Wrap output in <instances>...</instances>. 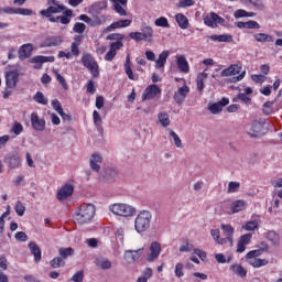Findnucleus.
Here are the masks:
<instances>
[{"label":"nucleus","mask_w":282,"mask_h":282,"mask_svg":"<svg viewBox=\"0 0 282 282\" xmlns=\"http://www.w3.org/2000/svg\"><path fill=\"white\" fill-rule=\"evenodd\" d=\"M19 83V73L17 70H9L6 73V86L8 89H15Z\"/></svg>","instance_id":"9"},{"label":"nucleus","mask_w":282,"mask_h":282,"mask_svg":"<svg viewBox=\"0 0 282 282\" xmlns=\"http://www.w3.org/2000/svg\"><path fill=\"white\" fill-rule=\"evenodd\" d=\"M115 12L119 14V17H127V3L129 0H110Z\"/></svg>","instance_id":"12"},{"label":"nucleus","mask_w":282,"mask_h":282,"mask_svg":"<svg viewBox=\"0 0 282 282\" xmlns=\"http://www.w3.org/2000/svg\"><path fill=\"white\" fill-rule=\"evenodd\" d=\"M265 239L272 243V246H281V236L274 230H270L265 234Z\"/></svg>","instance_id":"29"},{"label":"nucleus","mask_w":282,"mask_h":282,"mask_svg":"<svg viewBox=\"0 0 282 282\" xmlns=\"http://www.w3.org/2000/svg\"><path fill=\"white\" fill-rule=\"evenodd\" d=\"M65 265V260L61 257H56L53 260H51V267L54 269L56 268H63Z\"/></svg>","instance_id":"52"},{"label":"nucleus","mask_w":282,"mask_h":282,"mask_svg":"<svg viewBox=\"0 0 282 282\" xmlns=\"http://www.w3.org/2000/svg\"><path fill=\"white\" fill-rule=\"evenodd\" d=\"M55 77L59 85H62L63 89H69V86H67V82L63 75H61L58 72H55Z\"/></svg>","instance_id":"58"},{"label":"nucleus","mask_w":282,"mask_h":282,"mask_svg":"<svg viewBox=\"0 0 282 282\" xmlns=\"http://www.w3.org/2000/svg\"><path fill=\"white\" fill-rule=\"evenodd\" d=\"M162 89L155 84L148 86L141 97L142 102L153 100L156 96H161Z\"/></svg>","instance_id":"6"},{"label":"nucleus","mask_w":282,"mask_h":282,"mask_svg":"<svg viewBox=\"0 0 282 282\" xmlns=\"http://www.w3.org/2000/svg\"><path fill=\"white\" fill-rule=\"evenodd\" d=\"M109 210L118 217H133L137 213L135 207L124 203L112 204L109 206Z\"/></svg>","instance_id":"4"},{"label":"nucleus","mask_w":282,"mask_h":282,"mask_svg":"<svg viewBox=\"0 0 282 282\" xmlns=\"http://www.w3.org/2000/svg\"><path fill=\"white\" fill-rule=\"evenodd\" d=\"M253 37L256 39L257 43H274V37L270 34L256 33Z\"/></svg>","instance_id":"33"},{"label":"nucleus","mask_w":282,"mask_h":282,"mask_svg":"<svg viewBox=\"0 0 282 282\" xmlns=\"http://www.w3.org/2000/svg\"><path fill=\"white\" fill-rule=\"evenodd\" d=\"M32 52H34V46L32 44H23L18 52L20 61L30 58V56H32Z\"/></svg>","instance_id":"20"},{"label":"nucleus","mask_w":282,"mask_h":282,"mask_svg":"<svg viewBox=\"0 0 282 282\" xmlns=\"http://www.w3.org/2000/svg\"><path fill=\"white\" fill-rule=\"evenodd\" d=\"M93 120L98 131H102V118L100 117V113L97 110H94L93 112Z\"/></svg>","instance_id":"44"},{"label":"nucleus","mask_w":282,"mask_h":282,"mask_svg":"<svg viewBox=\"0 0 282 282\" xmlns=\"http://www.w3.org/2000/svg\"><path fill=\"white\" fill-rule=\"evenodd\" d=\"M258 228L259 221L257 220L248 221L242 226V230H247L248 232H254V230H257Z\"/></svg>","instance_id":"41"},{"label":"nucleus","mask_w":282,"mask_h":282,"mask_svg":"<svg viewBox=\"0 0 282 282\" xmlns=\"http://www.w3.org/2000/svg\"><path fill=\"white\" fill-rule=\"evenodd\" d=\"M0 14H17V8L12 7H0Z\"/></svg>","instance_id":"62"},{"label":"nucleus","mask_w":282,"mask_h":282,"mask_svg":"<svg viewBox=\"0 0 282 282\" xmlns=\"http://www.w3.org/2000/svg\"><path fill=\"white\" fill-rule=\"evenodd\" d=\"M83 43V37L80 35H77L74 37V42L70 45V54L75 56V58H78L80 56V44Z\"/></svg>","instance_id":"23"},{"label":"nucleus","mask_w":282,"mask_h":282,"mask_svg":"<svg viewBox=\"0 0 282 282\" xmlns=\"http://www.w3.org/2000/svg\"><path fill=\"white\" fill-rule=\"evenodd\" d=\"M96 265H98V268H101V270H109V269H111V261H109L105 258L97 259Z\"/></svg>","instance_id":"47"},{"label":"nucleus","mask_w":282,"mask_h":282,"mask_svg":"<svg viewBox=\"0 0 282 282\" xmlns=\"http://www.w3.org/2000/svg\"><path fill=\"white\" fill-rule=\"evenodd\" d=\"M191 93V88L184 84L182 87L178 88V90L174 94V100L177 105H183L186 100V97Z\"/></svg>","instance_id":"10"},{"label":"nucleus","mask_w":282,"mask_h":282,"mask_svg":"<svg viewBox=\"0 0 282 282\" xmlns=\"http://www.w3.org/2000/svg\"><path fill=\"white\" fill-rule=\"evenodd\" d=\"M220 228L225 235L224 239H226V243H229V246H232L234 243L232 237L235 236V228L232 227V225L221 224Z\"/></svg>","instance_id":"16"},{"label":"nucleus","mask_w":282,"mask_h":282,"mask_svg":"<svg viewBox=\"0 0 282 282\" xmlns=\"http://www.w3.org/2000/svg\"><path fill=\"white\" fill-rule=\"evenodd\" d=\"M176 67L182 74H188L191 72V65L185 55H176Z\"/></svg>","instance_id":"11"},{"label":"nucleus","mask_w":282,"mask_h":282,"mask_svg":"<svg viewBox=\"0 0 282 282\" xmlns=\"http://www.w3.org/2000/svg\"><path fill=\"white\" fill-rule=\"evenodd\" d=\"M11 132L14 133V135H21V133H23V124L15 122L11 129Z\"/></svg>","instance_id":"60"},{"label":"nucleus","mask_w":282,"mask_h":282,"mask_svg":"<svg viewBox=\"0 0 282 282\" xmlns=\"http://www.w3.org/2000/svg\"><path fill=\"white\" fill-rule=\"evenodd\" d=\"M73 30L76 32V34H84L85 30H87V25H85V23L82 22H76L74 24Z\"/></svg>","instance_id":"54"},{"label":"nucleus","mask_w":282,"mask_h":282,"mask_svg":"<svg viewBox=\"0 0 282 282\" xmlns=\"http://www.w3.org/2000/svg\"><path fill=\"white\" fill-rule=\"evenodd\" d=\"M132 21L130 19L119 20L117 22H112L109 26L106 28V32H113V30H120L122 28H129Z\"/></svg>","instance_id":"19"},{"label":"nucleus","mask_w":282,"mask_h":282,"mask_svg":"<svg viewBox=\"0 0 282 282\" xmlns=\"http://www.w3.org/2000/svg\"><path fill=\"white\" fill-rule=\"evenodd\" d=\"M226 20L224 18L219 17V14L212 12L209 15L204 18V23L208 28H217V25H221L225 23Z\"/></svg>","instance_id":"8"},{"label":"nucleus","mask_w":282,"mask_h":282,"mask_svg":"<svg viewBox=\"0 0 282 282\" xmlns=\"http://www.w3.org/2000/svg\"><path fill=\"white\" fill-rule=\"evenodd\" d=\"M129 36L130 39H132V41H135L137 43H140V41H144L142 32H130Z\"/></svg>","instance_id":"59"},{"label":"nucleus","mask_w":282,"mask_h":282,"mask_svg":"<svg viewBox=\"0 0 282 282\" xmlns=\"http://www.w3.org/2000/svg\"><path fill=\"white\" fill-rule=\"evenodd\" d=\"M15 213L17 215H19V217H23V215H25V205H23L22 202L18 200L15 203Z\"/></svg>","instance_id":"53"},{"label":"nucleus","mask_w":282,"mask_h":282,"mask_svg":"<svg viewBox=\"0 0 282 282\" xmlns=\"http://www.w3.org/2000/svg\"><path fill=\"white\" fill-rule=\"evenodd\" d=\"M144 254V246H140L138 249H129L124 251L123 259L129 265L140 261V257Z\"/></svg>","instance_id":"5"},{"label":"nucleus","mask_w":282,"mask_h":282,"mask_svg":"<svg viewBox=\"0 0 282 282\" xmlns=\"http://www.w3.org/2000/svg\"><path fill=\"white\" fill-rule=\"evenodd\" d=\"M54 56H43L37 55L30 59V63H36L37 65H43V63H54Z\"/></svg>","instance_id":"32"},{"label":"nucleus","mask_w":282,"mask_h":282,"mask_svg":"<svg viewBox=\"0 0 282 282\" xmlns=\"http://www.w3.org/2000/svg\"><path fill=\"white\" fill-rule=\"evenodd\" d=\"M4 162L10 169H18V166H21V156L18 152H12L6 156Z\"/></svg>","instance_id":"15"},{"label":"nucleus","mask_w":282,"mask_h":282,"mask_svg":"<svg viewBox=\"0 0 282 282\" xmlns=\"http://www.w3.org/2000/svg\"><path fill=\"white\" fill-rule=\"evenodd\" d=\"M206 78H208V73L203 72L198 74L197 82H196L198 91H204V80H206Z\"/></svg>","instance_id":"40"},{"label":"nucleus","mask_w":282,"mask_h":282,"mask_svg":"<svg viewBox=\"0 0 282 282\" xmlns=\"http://www.w3.org/2000/svg\"><path fill=\"white\" fill-rule=\"evenodd\" d=\"M109 47L110 50L106 53L105 61H108L109 63H111V61L116 58L118 51L124 47V43H122V41L111 42Z\"/></svg>","instance_id":"7"},{"label":"nucleus","mask_w":282,"mask_h":282,"mask_svg":"<svg viewBox=\"0 0 282 282\" xmlns=\"http://www.w3.org/2000/svg\"><path fill=\"white\" fill-rule=\"evenodd\" d=\"M156 28H171L169 19L166 17H160L154 21Z\"/></svg>","instance_id":"46"},{"label":"nucleus","mask_w":282,"mask_h":282,"mask_svg":"<svg viewBox=\"0 0 282 282\" xmlns=\"http://www.w3.org/2000/svg\"><path fill=\"white\" fill-rule=\"evenodd\" d=\"M268 250H270L268 243L262 242L260 249H256L247 253V259H254L256 257H261V254H263V252H268Z\"/></svg>","instance_id":"25"},{"label":"nucleus","mask_w":282,"mask_h":282,"mask_svg":"<svg viewBox=\"0 0 282 282\" xmlns=\"http://www.w3.org/2000/svg\"><path fill=\"white\" fill-rule=\"evenodd\" d=\"M96 215V206L94 204H84L80 206L79 210L75 213V221L83 226L84 224H89Z\"/></svg>","instance_id":"3"},{"label":"nucleus","mask_w":282,"mask_h":282,"mask_svg":"<svg viewBox=\"0 0 282 282\" xmlns=\"http://www.w3.org/2000/svg\"><path fill=\"white\" fill-rule=\"evenodd\" d=\"M51 105H52L53 109L56 110L57 113H62L63 106L61 105V101H58V99H53Z\"/></svg>","instance_id":"64"},{"label":"nucleus","mask_w":282,"mask_h":282,"mask_svg":"<svg viewBox=\"0 0 282 282\" xmlns=\"http://www.w3.org/2000/svg\"><path fill=\"white\" fill-rule=\"evenodd\" d=\"M124 72L129 78V80H139L140 76L133 74V69L131 68V55H127L126 62L123 64Z\"/></svg>","instance_id":"21"},{"label":"nucleus","mask_w":282,"mask_h":282,"mask_svg":"<svg viewBox=\"0 0 282 282\" xmlns=\"http://www.w3.org/2000/svg\"><path fill=\"white\" fill-rule=\"evenodd\" d=\"M231 272L236 274L237 276H241L242 279L247 276L248 271L241 267V264H232L230 267Z\"/></svg>","instance_id":"36"},{"label":"nucleus","mask_w":282,"mask_h":282,"mask_svg":"<svg viewBox=\"0 0 282 282\" xmlns=\"http://www.w3.org/2000/svg\"><path fill=\"white\" fill-rule=\"evenodd\" d=\"M100 164H102V156L100 154H93L90 158V169L98 173L100 171Z\"/></svg>","instance_id":"27"},{"label":"nucleus","mask_w":282,"mask_h":282,"mask_svg":"<svg viewBox=\"0 0 282 282\" xmlns=\"http://www.w3.org/2000/svg\"><path fill=\"white\" fill-rule=\"evenodd\" d=\"M47 9L40 11L41 17H45L48 19L51 23H62V25H69L72 19L67 17H53V14H61V12H65L66 8L65 4H61V2L56 0H47Z\"/></svg>","instance_id":"1"},{"label":"nucleus","mask_w":282,"mask_h":282,"mask_svg":"<svg viewBox=\"0 0 282 282\" xmlns=\"http://www.w3.org/2000/svg\"><path fill=\"white\" fill-rule=\"evenodd\" d=\"M215 259L217 261V263H230V261L232 260L231 257H229L228 259H226V256H224V253H217L215 256Z\"/></svg>","instance_id":"61"},{"label":"nucleus","mask_w":282,"mask_h":282,"mask_svg":"<svg viewBox=\"0 0 282 282\" xmlns=\"http://www.w3.org/2000/svg\"><path fill=\"white\" fill-rule=\"evenodd\" d=\"M33 100L37 102V105H47V98L41 91H36L33 96Z\"/></svg>","instance_id":"50"},{"label":"nucleus","mask_w":282,"mask_h":282,"mask_svg":"<svg viewBox=\"0 0 282 282\" xmlns=\"http://www.w3.org/2000/svg\"><path fill=\"white\" fill-rule=\"evenodd\" d=\"M151 219L153 215L149 210H141L134 219V230L138 235H142L151 228Z\"/></svg>","instance_id":"2"},{"label":"nucleus","mask_w":282,"mask_h":282,"mask_svg":"<svg viewBox=\"0 0 282 282\" xmlns=\"http://www.w3.org/2000/svg\"><path fill=\"white\" fill-rule=\"evenodd\" d=\"M261 131H263V123L260 121H253L248 133L251 138H259V135H261Z\"/></svg>","instance_id":"24"},{"label":"nucleus","mask_w":282,"mask_h":282,"mask_svg":"<svg viewBox=\"0 0 282 282\" xmlns=\"http://www.w3.org/2000/svg\"><path fill=\"white\" fill-rule=\"evenodd\" d=\"M250 265H252V268H263V265H268V263H270V261H268V259H252L249 261Z\"/></svg>","instance_id":"43"},{"label":"nucleus","mask_w":282,"mask_h":282,"mask_svg":"<svg viewBox=\"0 0 282 282\" xmlns=\"http://www.w3.org/2000/svg\"><path fill=\"white\" fill-rule=\"evenodd\" d=\"M158 118H159V122H160V124H162V127H169V124H171V118H169V113L160 112Z\"/></svg>","instance_id":"45"},{"label":"nucleus","mask_w":282,"mask_h":282,"mask_svg":"<svg viewBox=\"0 0 282 282\" xmlns=\"http://www.w3.org/2000/svg\"><path fill=\"white\" fill-rule=\"evenodd\" d=\"M210 113H221V111L224 110V108L221 107V105H219V102H215V104H212L209 107H208Z\"/></svg>","instance_id":"56"},{"label":"nucleus","mask_w":282,"mask_h":282,"mask_svg":"<svg viewBox=\"0 0 282 282\" xmlns=\"http://www.w3.org/2000/svg\"><path fill=\"white\" fill-rule=\"evenodd\" d=\"M210 235H212L214 241H216V243H219L220 246L226 245V239L220 237L219 229H212Z\"/></svg>","instance_id":"39"},{"label":"nucleus","mask_w":282,"mask_h":282,"mask_svg":"<svg viewBox=\"0 0 282 282\" xmlns=\"http://www.w3.org/2000/svg\"><path fill=\"white\" fill-rule=\"evenodd\" d=\"M86 69H88V72L91 74L93 78L100 77V65H98V62H95V64L87 66Z\"/></svg>","instance_id":"38"},{"label":"nucleus","mask_w":282,"mask_h":282,"mask_svg":"<svg viewBox=\"0 0 282 282\" xmlns=\"http://www.w3.org/2000/svg\"><path fill=\"white\" fill-rule=\"evenodd\" d=\"M59 257L65 261V259H67V257H72V254H74V248L69 247V248H61L58 250Z\"/></svg>","instance_id":"49"},{"label":"nucleus","mask_w":282,"mask_h":282,"mask_svg":"<svg viewBox=\"0 0 282 282\" xmlns=\"http://www.w3.org/2000/svg\"><path fill=\"white\" fill-rule=\"evenodd\" d=\"M31 124L35 131H45V119L39 118V113H31Z\"/></svg>","instance_id":"14"},{"label":"nucleus","mask_w":282,"mask_h":282,"mask_svg":"<svg viewBox=\"0 0 282 282\" xmlns=\"http://www.w3.org/2000/svg\"><path fill=\"white\" fill-rule=\"evenodd\" d=\"M95 63H98L96 61V58L94 57V55H91L90 53H84L82 56V64L85 67H89L90 65H94Z\"/></svg>","instance_id":"35"},{"label":"nucleus","mask_w":282,"mask_h":282,"mask_svg":"<svg viewBox=\"0 0 282 282\" xmlns=\"http://www.w3.org/2000/svg\"><path fill=\"white\" fill-rule=\"evenodd\" d=\"M246 206H248V203L243 199L234 200L230 205V210L228 214L235 215L237 213H241V210H246Z\"/></svg>","instance_id":"17"},{"label":"nucleus","mask_w":282,"mask_h":282,"mask_svg":"<svg viewBox=\"0 0 282 282\" xmlns=\"http://www.w3.org/2000/svg\"><path fill=\"white\" fill-rule=\"evenodd\" d=\"M171 55V52L169 51H163L160 53L159 58L155 61V68L156 69H162L164 65H166V58Z\"/></svg>","instance_id":"31"},{"label":"nucleus","mask_w":282,"mask_h":282,"mask_svg":"<svg viewBox=\"0 0 282 282\" xmlns=\"http://www.w3.org/2000/svg\"><path fill=\"white\" fill-rule=\"evenodd\" d=\"M272 105H274V101H267L263 104V113L264 116H270V113H272L273 109H272Z\"/></svg>","instance_id":"57"},{"label":"nucleus","mask_w":282,"mask_h":282,"mask_svg":"<svg viewBox=\"0 0 282 282\" xmlns=\"http://www.w3.org/2000/svg\"><path fill=\"white\" fill-rule=\"evenodd\" d=\"M237 74H241V66L231 64L229 67L221 70L220 76L226 78L228 76H237Z\"/></svg>","instance_id":"22"},{"label":"nucleus","mask_w":282,"mask_h":282,"mask_svg":"<svg viewBox=\"0 0 282 282\" xmlns=\"http://www.w3.org/2000/svg\"><path fill=\"white\" fill-rule=\"evenodd\" d=\"M61 43H63V39L61 36H51L45 39L42 47H57Z\"/></svg>","instance_id":"28"},{"label":"nucleus","mask_w":282,"mask_h":282,"mask_svg":"<svg viewBox=\"0 0 282 282\" xmlns=\"http://www.w3.org/2000/svg\"><path fill=\"white\" fill-rule=\"evenodd\" d=\"M15 14H21V17H32L34 11H32V9L18 8L15 9Z\"/></svg>","instance_id":"55"},{"label":"nucleus","mask_w":282,"mask_h":282,"mask_svg":"<svg viewBox=\"0 0 282 282\" xmlns=\"http://www.w3.org/2000/svg\"><path fill=\"white\" fill-rule=\"evenodd\" d=\"M141 34L143 35V39L145 41V43H152L153 42V26L151 25H143L141 28Z\"/></svg>","instance_id":"26"},{"label":"nucleus","mask_w":282,"mask_h":282,"mask_svg":"<svg viewBox=\"0 0 282 282\" xmlns=\"http://www.w3.org/2000/svg\"><path fill=\"white\" fill-rule=\"evenodd\" d=\"M29 248L31 250V254H33L35 263L41 261V248L37 247L36 242H30Z\"/></svg>","instance_id":"34"},{"label":"nucleus","mask_w":282,"mask_h":282,"mask_svg":"<svg viewBox=\"0 0 282 282\" xmlns=\"http://www.w3.org/2000/svg\"><path fill=\"white\" fill-rule=\"evenodd\" d=\"M86 91L87 94H96V86H94V79H89L86 84Z\"/></svg>","instance_id":"63"},{"label":"nucleus","mask_w":282,"mask_h":282,"mask_svg":"<svg viewBox=\"0 0 282 282\" xmlns=\"http://www.w3.org/2000/svg\"><path fill=\"white\" fill-rule=\"evenodd\" d=\"M150 256L148 257V261H155L158 257H160V252H162V245L158 241H154L150 246Z\"/></svg>","instance_id":"18"},{"label":"nucleus","mask_w":282,"mask_h":282,"mask_svg":"<svg viewBox=\"0 0 282 282\" xmlns=\"http://www.w3.org/2000/svg\"><path fill=\"white\" fill-rule=\"evenodd\" d=\"M175 21L178 25V28H181V30H188V18H186V15H184V13H177L175 15Z\"/></svg>","instance_id":"30"},{"label":"nucleus","mask_w":282,"mask_h":282,"mask_svg":"<svg viewBox=\"0 0 282 282\" xmlns=\"http://www.w3.org/2000/svg\"><path fill=\"white\" fill-rule=\"evenodd\" d=\"M170 135L173 139L176 149H184V143H182V139H180V135H177L175 131L170 130Z\"/></svg>","instance_id":"48"},{"label":"nucleus","mask_w":282,"mask_h":282,"mask_svg":"<svg viewBox=\"0 0 282 282\" xmlns=\"http://www.w3.org/2000/svg\"><path fill=\"white\" fill-rule=\"evenodd\" d=\"M74 193V185L70 183H66L58 192H57V199L63 202L67 199V197L72 196Z\"/></svg>","instance_id":"13"},{"label":"nucleus","mask_w":282,"mask_h":282,"mask_svg":"<svg viewBox=\"0 0 282 282\" xmlns=\"http://www.w3.org/2000/svg\"><path fill=\"white\" fill-rule=\"evenodd\" d=\"M106 39H107V41H115V42L124 41L126 35L122 34V33H110V34L107 35Z\"/></svg>","instance_id":"51"},{"label":"nucleus","mask_w":282,"mask_h":282,"mask_svg":"<svg viewBox=\"0 0 282 282\" xmlns=\"http://www.w3.org/2000/svg\"><path fill=\"white\" fill-rule=\"evenodd\" d=\"M107 23V17L105 15H95L91 19V28H96L97 25H105Z\"/></svg>","instance_id":"42"},{"label":"nucleus","mask_w":282,"mask_h":282,"mask_svg":"<svg viewBox=\"0 0 282 282\" xmlns=\"http://www.w3.org/2000/svg\"><path fill=\"white\" fill-rule=\"evenodd\" d=\"M210 41H218V43H232V35H210Z\"/></svg>","instance_id":"37"}]
</instances>
